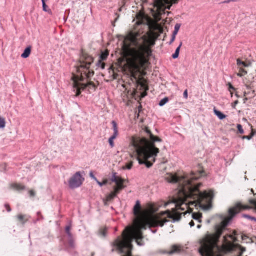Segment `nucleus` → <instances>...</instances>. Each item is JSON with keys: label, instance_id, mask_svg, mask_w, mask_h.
I'll return each mask as SVG.
<instances>
[{"label": "nucleus", "instance_id": "nucleus-1", "mask_svg": "<svg viewBox=\"0 0 256 256\" xmlns=\"http://www.w3.org/2000/svg\"><path fill=\"white\" fill-rule=\"evenodd\" d=\"M201 176L198 173L197 176L192 173L190 178L185 176H178L176 174H168L166 178L167 181L170 183H178L180 190L176 198L174 199L175 208L170 212L168 210L145 218H138L135 220L134 226H127L123 231L122 236H118L113 242L112 246L116 248L120 253L125 252V249L132 250V242L134 240L139 246L143 245V234L142 230H146L147 226L150 228L163 226L170 218L174 220H180L182 215L190 214L192 210L190 206L207 208L211 206L214 198V192L212 190L200 191L201 183L196 184V180Z\"/></svg>", "mask_w": 256, "mask_h": 256}, {"label": "nucleus", "instance_id": "nucleus-2", "mask_svg": "<svg viewBox=\"0 0 256 256\" xmlns=\"http://www.w3.org/2000/svg\"><path fill=\"white\" fill-rule=\"evenodd\" d=\"M150 30L146 35L140 37L138 32L132 33L130 40L135 48H131L128 52V57L126 63L132 80L136 84L145 85L138 79L141 68L147 64L152 55V47L154 46L156 40L164 32L163 28L158 24L150 26Z\"/></svg>", "mask_w": 256, "mask_h": 256}, {"label": "nucleus", "instance_id": "nucleus-3", "mask_svg": "<svg viewBox=\"0 0 256 256\" xmlns=\"http://www.w3.org/2000/svg\"><path fill=\"white\" fill-rule=\"evenodd\" d=\"M144 136H133L131 144L136 153L137 160L140 164H145L148 168L152 167L156 162V157L160 152L156 142H162V140L154 136L148 126L142 128Z\"/></svg>", "mask_w": 256, "mask_h": 256}, {"label": "nucleus", "instance_id": "nucleus-4", "mask_svg": "<svg viewBox=\"0 0 256 256\" xmlns=\"http://www.w3.org/2000/svg\"><path fill=\"white\" fill-rule=\"evenodd\" d=\"M94 60L91 56L84 52H82L76 66V73L72 74V78L74 82V90L76 91V96L80 94L81 90H84L89 86H92L94 89L96 88V86L92 82H89L86 84L80 83V82H84V80L88 81L94 75V71L90 69Z\"/></svg>", "mask_w": 256, "mask_h": 256}, {"label": "nucleus", "instance_id": "nucleus-5", "mask_svg": "<svg viewBox=\"0 0 256 256\" xmlns=\"http://www.w3.org/2000/svg\"><path fill=\"white\" fill-rule=\"evenodd\" d=\"M179 0H155L154 6L157 9L158 15L165 13L166 9L170 10L172 4H177Z\"/></svg>", "mask_w": 256, "mask_h": 256}, {"label": "nucleus", "instance_id": "nucleus-6", "mask_svg": "<svg viewBox=\"0 0 256 256\" xmlns=\"http://www.w3.org/2000/svg\"><path fill=\"white\" fill-rule=\"evenodd\" d=\"M84 180V178L81 174V172H76L70 178L68 181L69 186L72 189H74L80 186Z\"/></svg>", "mask_w": 256, "mask_h": 256}, {"label": "nucleus", "instance_id": "nucleus-7", "mask_svg": "<svg viewBox=\"0 0 256 256\" xmlns=\"http://www.w3.org/2000/svg\"><path fill=\"white\" fill-rule=\"evenodd\" d=\"M116 174V173L113 174L112 180L116 184V186L114 188V190L120 192V190L125 188V186L124 185L125 180L117 176Z\"/></svg>", "mask_w": 256, "mask_h": 256}, {"label": "nucleus", "instance_id": "nucleus-8", "mask_svg": "<svg viewBox=\"0 0 256 256\" xmlns=\"http://www.w3.org/2000/svg\"><path fill=\"white\" fill-rule=\"evenodd\" d=\"M112 130H114V134L109 138L108 142L111 148H114V140L118 138L119 134V132L118 126L116 122L115 121H112Z\"/></svg>", "mask_w": 256, "mask_h": 256}, {"label": "nucleus", "instance_id": "nucleus-9", "mask_svg": "<svg viewBox=\"0 0 256 256\" xmlns=\"http://www.w3.org/2000/svg\"><path fill=\"white\" fill-rule=\"evenodd\" d=\"M16 218L18 222L24 225L30 218V216L27 214H19L16 216Z\"/></svg>", "mask_w": 256, "mask_h": 256}, {"label": "nucleus", "instance_id": "nucleus-10", "mask_svg": "<svg viewBox=\"0 0 256 256\" xmlns=\"http://www.w3.org/2000/svg\"><path fill=\"white\" fill-rule=\"evenodd\" d=\"M120 192H116V190H114V192H112L110 194L107 196L106 199L104 200V204L106 205L108 202H110Z\"/></svg>", "mask_w": 256, "mask_h": 256}, {"label": "nucleus", "instance_id": "nucleus-11", "mask_svg": "<svg viewBox=\"0 0 256 256\" xmlns=\"http://www.w3.org/2000/svg\"><path fill=\"white\" fill-rule=\"evenodd\" d=\"M182 247L178 245H174L171 248V250L168 252L169 254H172L174 253L179 252L181 251Z\"/></svg>", "mask_w": 256, "mask_h": 256}, {"label": "nucleus", "instance_id": "nucleus-12", "mask_svg": "<svg viewBox=\"0 0 256 256\" xmlns=\"http://www.w3.org/2000/svg\"><path fill=\"white\" fill-rule=\"evenodd\" d=\"M11 187L17 190H25L26 187L22 184H13L11 185Z\"/></svg>", "mask_w": 256, "mask_h": 256}, {"label": "nucleus", "instance_id": "nucleus-13", "mask_svg": "<svg viewBox=\"0 0 256 256\" xmlns=\"http://www.w3.org/2000/svg\"><path fill=\"white\" fill-rule=\"evenodd\" d=\"M140 204L139 201H137L134 209V214L136 216H138L140 213Z\"/></svg>", "mask_w": 256, "mask_h": 256}, {"label": "nucleus", "instance_id": "nucleus-14", "mask_svg": "<svg viewBox=\"0 0 256 256\" xmlns=\"http://www.w3.org/2000/svg\"><path fill=\"white\" fill-rule=\"evenodd\" d=\"M31 53V47L27 48L24 51V52L22 54V57L24 58L29 57Z\"/></svg>", "mask_w": 256, "mask_h": 256}, {"label": "nucleus", "instance_id": "nucleus-15", "mask_svg": "<svg viewBox=\"0 0 256 256\" xmlns=\"http://www.w3.org/2000/svg\"><path fill=\"white\" fill-rule=\"evenodd\" d=\"M109 56V51L108 50H105L104 52H102L100 56V60H106L108 56Z\"/></svg>", "mask_w": 256, "mask_h": 256}, {"label": "nucleus", "instance_id": "nucleus-16", "mask_svg": "<svg viewBox=\"0 0 256 256\" xmlns=\"http://www.w3.org/2000/svg\"><path fill=\"white\" fill-rule=\"evenodd\" d=\"M192 217L194 219L198 220L200 222H201V218H202V214L201 213H193Z\"/></svg>", "mask_w": 256, "mask_h": 256}, {"label": "nucleus", "instance_id": "nucleus-17", "mask_svg": "<svg viewBox=\"0 0 256 256\" xmlns=\"http://www.w3.org/2000/svg\"><path fill=\"white\" fill-rule=\"evenodd\" d=\"M136 90L134 88L133 90L132 91H128V94L129 96H128V100H130V99L133 98L136 94Z\"/></svg>", "mask_w": 256, "mask_h": 256}, {"label": "nucleus", "instance_id": "nucleus-18", "mask_svg": "<svg viewBox=\"0 0 256 256\" xmlns=\"http://www.w3.org/2000/svg\"><path fill=\"white\" fill-rule=\"evenodd\" d=\"M214 112L216 116H218V118L220 120H223L226 118V116L224 114L220 112L217 110H214Z\"/></svg>", "mask_w": 256, "mask_h": 256}, {"label": "nucleus", "instance_id": "nucleus-19", "mask_svg": "<svg viewBox=\"0 0 256 256\" xmlns=\"http://www.w3.org/2000/svg\"><path fill=\"white\" fill-rule=\"evenodd\" d=\"M182 42H181L179 46L176 48V50L175 52V53L174 54H172V56L173 58L176 59L178 57L179 54H180V49L182 46Z\"/></svg>", "mask_w": 256, "mask_h": 256}, {"label": "nucleus", "instance_id": "nucleus-20", "mask_svg": "<svg viewBox=\"0 0 256 256\" xmlns=\"http://www.w3.org/2000/svg\"><path fill=\"white\" fill-rule=\"evenodd\" d=\"M240 70L238 74V76L240 77H242L247 74V72L242 67H239Z\"/></svg>", "mask_w": 256, "mask_h": 256}, {"label": "nucleus", "instance_id": "nucleus-21", "mask_svg": "<svg viewBox=\"0 0 256 256\" xmlns=\"http://www.w3.org/2000/svg\"><path fill=\"white\" fill-rule=\"evenodd\" d=\"M108 230L106 228H101L99 230V234L100 236L105 237L107 234Z\"/></svg>", "mask_w": 256, "mask_h": 256}, {"label": "nucleus", "instance_id": "nucleus-22", "mask_svg": "<svg viewBox=\"0 0 256 256\" xmlns=\"http://www.w3.org/2000/svg\"><path fill=\"white\" fill-rule=\"evenodd\" d=\"M42 8H43V10L44 11V12H48V14H52V12L51 10L50 9H48V6H46V2H44V0L42 1Z\"/></svg>", "mask_w": 256, "mask_h": 256}, {"label": "nucleus", "instance_id": "nucleus-23", "mask_svg": "<svg viewBox=\"0 0 256 256\" xmlns=\"http://www.w3.org/2000/svg\"><path fill=\"white\" fill-rule=\"evenodd\" d=\"M237 64L238 67L242 68L247 67L248 66L246 62L241 61L240 59L237 60Z\"/></svg>", "mask_w": 256, "mask_h": 256}, {"label": "nucleus", "instance_id": "nucleus-24", "mask_svg": "<svg viewBox=\"0 0 256 256\" xmlns=\"http://www.w3.org/2000/svg\"><path fill=\"white\" fill-rule=\"evenodd\" d=\"M6 126L5 119L0 116V128H3Z\"/></svg>", "mask_w": 256, "mask_h": 256}, {"label": "nucleus", "instance_id": "nucleus-25", "mask_svg": "<svg viewBox=\"0 0 256 256\" xmlns=\"http://www.w3.org/2000/svg\"><path fill=\"white\" fill-rule=\"evenodd\" d=\"M133 166V162H130L129 163L126 164L125 166L123 167L124 170H130Z\"/></svg>", "mask_w": 256, "mask_h": 256}, {"label": "nucleus", "instance_id": "nucleus-26", "mask_svg": "<svg viewBox=\"0 0 256 256\" xmlns=\"http://www.w3.org/2000/svg\"><path fill=\"white\" fill-rule=\"evenodd\" d=\"M168 100H169L168 98H165L160 100L159 105L161 106H164L168 102Z\"/></svg>", "mask_w": 256, "mask_h": 256}, {"label": "nucleus", "instance_id": "nucleus-27", "mask_svg": "<svg viewBox=\"0 0 256 256\" xmlns=\"http://www.w3.org/2000/svg\"><path fill=\"white\" fill-rule=\"evenodd\" d=\"M228 90L230 92L232 96H233V92L234 91L236 90L235 88L232 86V84L230 83H228Z\"/></svg>", "mask_w": 256, "mask_h": 256}, {"label": "nucleus", "instance_id": "nucleus-28", "mask_svg": "<svg viewBox=\"0 0 256 256\" xmlns=\"http://www.w3.org/2000/svg\"><path fill=\"white\" fill-rule=\"evenodd\" d=\"M254 130H252V133L250 134V136H242V140L247 139L248 140H250L254 136Z\"/></svg>", "mask_w": 256, "mask_h": 256}, {"label": "nucleus", "instance_id": "nucleus-29", "mask_svg": "<svg viewBox=\"0 0 256 256\" xmlns=\"http://www.w3.org/2000/svg\"><path fill=\"white\" fill-rule=\"evenodd\" d=\"M96 182L100 186H103L106 185L108 184V180L105 179L103 180L102 182H100L98 180V182Z\"/></svg>", "mask_w": 256, "mask_h": 256}, {"label": "nucleus", "instance_id": "nucleus-30", "mask_svg": "<svg viewBox=\"0 0 256 256\" xmlns=\"http://www.w3.org/2000/svg\"><path fill=\"white\" fill-rule=\"evenodd\" d=\"M70 229H71L70 226H67L66 228V232L67 233V234L68 235V236L70 237H72V234L70 232Z\"/></svg>", "mask_w": 256, "mask_h": 256}, {"label": "nucleus", "instance_id": "nucleus-31", "mask_svg": "<svg viewBox=\"0 0 256 256\" xmlns=\"http://www.w3.org/2000/svg\"><path fill=\"white\" fill-rule=\"evenodd\" d=\"M237 128H238V130L240 134H244V130L242 128V126L241 124H238Z\"/></svg>", "mask_w": 256, "mask_h": 256}, {"label": "nucleus", "instance_id": "nucleus-32", "mask_svg": "<svg viewBox=\"0 0 256 256\" xmlns=\"http://www.w3.org/2000/svg\"><path fill=\"white\" fill-rule=\"evenodd\" d=\"M103 60H99L98 62V66L100 67L102 69H104L106 64L104 62H102Z\"/></svg>", "mask_w": 256, "mask_h": 256}, {"label": "nucleus", "instance_id": "nucleus-33", "mask_svg": "<svg viewBox=\"0 0 256 256\" xmlns=\"http://www.w3.org/2000/svg\"><path fill=\"white\" fill-rule=\"evenodd\" d=\"M4 206L6 208V209L8 212H11L12 210L10 207V206L8 204H5Z\"/></svg>", "mask_w": 256, "mask_h": 256}, {"label": "nucleus", "instance_id": "nucleus-34", "mask_svg": "<svg viewBox=\"0 0 256 256\" xmlns=\"http://www.w3.org/2000/svg\"><path fill=\"white\" fill-rule=\"evenodd\" d=\"M90 176L92 178L94 179V180H96V182H98V179L96 178L94 176L93 172H91L90 174Z\"/></svg>", "mask_w": 256, "mask_h": 256}, {"label": "nucleus", "instance_id": "nucleus-35", "mask_svg": "<svg viewBox=\"0 0 256 256\" xmlns=\"http://www.w3.org/2000/svg\"><path fill=\"white\" fill-rule=\"evenodd\" d=\"M180 28V24H176L174 27V30L178 32Z\"/></svg>", "mask_w": 256, "mask_h": 256}, {"label": "nucleus", "instance_id": "nucleus-36", "mask_svg": "<svg viewBox=\"0 0 256 256\" xmlns=\"http://www.w3.org/2000/svg\"><path fill=\"white\" fill-rule=\"evenodd\" d=\"M29 194H30V196H31V197H34L36 195L35 194V192L34 190H30L29 191Z\"/></svg>", "mask_w": 256, "mask_h": 256}, {"label": "nucleus", "instance_id": "nucleus-37", "mask_svg": "<svg viewBox=\"0 0 256 256\" xmlns=\"http://www.w3.org/2000/svg\"><path fill=\"white\" fill-rule=\"evenodd\" d=\"M184 98H187L188 97V90H186L184 93Z\"/></svg>", "mask_w": 256, "mask_h": 256}, {"label": "nucleus", "instance_id": "nucleus-38", "mask_svg": "<svg viewBox=\"0 0 256 256\" xmlns=\"http://www.w3.org/2000/svg\"><path fill=\"white\" fill-rule=\"evenodd\" d=\"M190 225L191 227H192L194 226V222L193 220H192L190 222Z\"/></svg>", "mask_w": 256, "mask_h": 256}, {"label": "nucleus", "instance_id": "nucleus-39", "mask_svg": "<svg viewBox=\"0 0 256 256\" xmlns=\"http://www.w3.org/2000/svg\"><path fill=\"white\" fill-rule=\"evenodd\" d=\"M178 32L174 30V32H173V34H172V36H176L177 35L178 33Z\"/></svg>", "mask_w": 256, "mask_h": 256}, {"label": "nucleus", "instance_id": "nucleus-40", "mask_svg": "<svg viewBox=\"0 0 256 256\" xmlns=\"http://www.w3.org/2000/svg\"><path fill=\"white\" fill-rule=\"evenodd\" d=\"M175 38H176V36H172V38L171 41H170V44H172V42H173L174 41Z\"/></svg>", "mask_w": 256, "mask_h": 256}, {"label": "nucleus", "instance_id": "nucleus-41", "mask_svg": "<svg viewBox=\"0 0 256 256\" xmlns=\"http://www.w3.org/2000/svg\"><path fill=\"white\" fill-rule=\"evenodd\" d=\"M146 92H144L142 94V98H144V96H146Z\"/></svg>", "mask_w": 256, "mask_h": 256}, {"label": "nucleus", "instance_id": "nucleus-42", "mask_svg": "<svg viewBox=\"0 0 256 256\" xmlns=\"http://www.w3.org/2000/svg\"><path fill=\"white\" fill-rule=\"evenodd\" d=\"M246 217V218H251V219H252V220H254L256 221V219L254 218H251L250 216H245Z\"/></svg>", "mask_w": 256, "mask_h": 256}, {"label": "nucleus", "instance_id": "nucleus-43", "mask_svg": "<svg viewBox=\"0 0 256 256\" xmlns=\"http://www.w3.org/2000/svg\"><path fill=\"white\" fill-rule=\"evenodd\" d=\"M170 203H171V202H166V203L165 204L164 206H168Z\"/></svg>", "mask_w": 256, "mask_h": 256}, {"label": "nucleus", "instance_id": "nucleus-44", "mask_svg": "<svg viewBox=\"0 0 256 256\" xmlns=\"http://www.w3.org/2000/svg\"><path fill=\"white\" fill-rule=\"evenodd\" d=\"M197 228H201V225H200V224H199V225H198V226H197Z\"/></svg>", "mask_w": 256, "mask_h": 256}, {"label": "nucleus", "instance_id": "nucleus-45", "mask_svg": "<svg viewBox=\"0 0 256 256\" xmlns=\"http://www.w3.org/2000/svg\"><path fill=\"white\" fill-rule=\"evenodd\" d=\"M123 97H124V98H124V100H126V98H125V95H124Z\"/></svg>", "mask_w": 256, "mask_h": 256}, {"label": "nucleus", "instance_id": "nucleus-46", "mask_svg": "<svg viewBox=\"0 0 256 256\" xmlns=\"http://www.w3.org/2000/svg\"><path fill=\"white\" fill-rule=\"evenodd\" d=\"M235 104H238V101L236 102H235Z\"/></svg>", "mask_w": 256, "mask_h": 256}, {"label": "nucleus", "instance_id": "nucleus-47", "mask_svg": "<svg viewBox=\"0 0 256 256\" xmlns=\"http://www.w3.org/2000/svg\"><path fill=\"white\" fill-rule=\"evenodd\" d=\"M139 108H142V106H140Z\"/></svg>", "mask_w": 256, "mask_h": 256}]
</instances>
